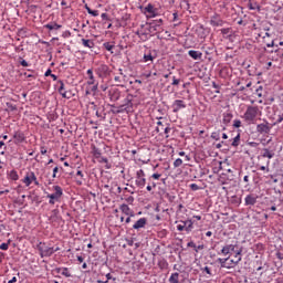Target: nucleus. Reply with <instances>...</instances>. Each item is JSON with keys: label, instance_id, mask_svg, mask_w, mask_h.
<instances>
[{"label": "nucleus", "instance_id": "f257e3e1", "mask_svg": "<svg viewBox=\"0 0 283 283\" xmlns=\"http://www.w3.org/2000/svg\"><path fill=\"white\" fill-rule=\"evenodd\" d=\"M36 249L40 252L41 258H50L51 255H54L56 251H60V248H50L43 242H40L36 245Z\"/></svg>", "mask_w": 283, "mask_h": 283}, {"label": "nucleus", "instance_id": "f03ea898", "mask_svg": "<svg viewBox=\"0 0 283 283\" xmlns=\"http://www.w3.org/2000/svg\"><path fill=\"white\" fill-rule=\"evenodd\" d=\"M53 189L54 192L46 196V198L50 199L49 205H55L56 202H60L63 196V188H61L60 186H54Z\"/></svg>", "mask_w": 283, "mask_h": 283}, {"label": "nucleus", "instance_id": "7ed1b4c3", "mask_svg": "<svg viewBox=\"0 0 283 283\" xmlns=\"http://www.w3.org/2000/svg\"><path fill=\"white\" fill-rule=\"evenodd\" d=\"M258 114H260V108L258 106H249L244 113V119L248 123H253V120L258 118Z\"/></svg>", "mask_w": 283, "mask_h": 283}, {"label": "nucleus", "instance_id": "20e7f679", "mask_svg": "<svg viewBox=\"0 0 283 283\" xmlns=\"http://www.w3.org/2000/svg\"><path fill=\"white\" fill-rule=\"evenodd\" d=\"M135 178H136L135 180L136 187H138L139 189L145 188V185H147V179L145 178V170L144 169L137 170Z\"/></svg>", "mask_w": 283, "mask_h": 283}, {"label": "nucleus", "instance_id": "39448f33", "mask_svg": "<svg viewBox=\"0 0 283 283\" xmlns=\"http://www.w3.org/2000/svg\"><path fill=\"white\" fill-rule=\"evenodd\" d=\"M242 262V248L237 249L234 259L228 261V269H235Z\"/></svg>", "mask_w": 283, "mask_h": 283}, {"label": "nucleus", "instance_id": "423d86ee", "mask_svg": "<svg viewBox=\"0 0 283 283\" xmlns=\"http://www.w3.org/2000/svg\"><path fill=\"white\" fill-rule=\"evenodd\" d=\"M143 14L146 15L148 19H155V17H158V9L151 3H148L143 10Z\"/></svg>", "mask_w": 283, "mask_h": 283}, {"label": "nucleus", "instance_id": "0eeeda50", "mask_svg": "<svg viewBox=\"0 0 283 283\" xmlns=\"http://www.w3.org/2000/svg\"><path fill=\"white\" fill-rule=\"evenodd\" d=\"M185 107H187V103H185V101L182 99H176L174 103H172V112L175 114H178V112L180 109H185Z\"/></svg>", "mask_w": 283, "mask_h": 283}, {"label": "nucleus", "instance_id": "6e6552de", "mask_svg": "<svg viewBox=\"0 0 283 283\" xmlns=\"http://www.w3.org/2000/svg\"><path fill=\"white\" fill-rule=\"evenodd\" d=\"M256 132L259 134H269L271 132V126L269 125V122H265L263 124H259L256 126Z\"/></svg>", "mask_w": 283, "mask_h": 283}, {"label": "nucleus", "instance_id": "1a4fd4ad", "mask_svg": "<svg viewBox=\"0 0 283 283\" xmlns=\"http://www.w3.org/2000/svg\"><path fill=\"white\" fill-rule=\"evenodd\" d=\"M237 249H238L237 244H227L222 248L221 253L222 255H229V253L231 252L235 253L238 251Z\"/></svg>", "mask_w": 283, "mask_h": 283}, {"label": "nucleus", "instance_id": "9d476101", "mask_svg": "<svg viewBox=\"0 0 283 283\" xmlns=\"http://www.w3.org/2000/svg\"><path fill=\"white\" fill-rule=\"evenodd\" d=\"M34 180H36V175L34 172H28L22 182H24L25 187H30Z\"/></svg>", "mask_w": 283, "mask_h": 283}, {"label": "nucleus", "instance_id": "9b49d317", "mask_svg": "<svg viewBox=\"0 0 283 283\" xmlns=\"http://www.w3.org/2000/svg\"><path fill=\"white\" fill-rule=\"evenodd\" d=\"M57 83L60 85L59 92L61 96H63V98H70L71 94L67 91H65V84L63 83V81L60 80Z\"/></svg>", "mask_w": 283, "mask_h": 283}, {"label": "nucleus", "instance_id": "f8f14e48", "mask_svg": "<svg viewBox=\"0 0 283 283\" xmlns=\"http://www.w3.org/2000/svg\"><path fill=\"white\" fill-rule=\"evenodd\" d=\"M147 226V219L146 218H140L139 220H137L135 222V224L133 226V229H145V227Z\"/></svg>", "mask_w": 283, "mask_h": 283}, {"label": "nucleus", "instance_id": "ddd939ff", "mask_svg": "<svg viewBox=\"0 0 283 283\" xmlns=\"http://www.w3.org/2000/svg\"><path fill=\"white\" fill-rule=\"evenodd\" d=\"M13 138L15 144L23 143V140H25V134H23L21 130H18L14 133Z\"/></svg>", "mask_w": 283, "mask_h": 283}, {"label": "nucleus", "instance_id": "4468645a", "mask_svg": "<svg viewBox=\"0 0 283 283\" xmlns=\"http://www.w3.org/2000/svg\"><path fill=\"white\" fill-rule=\"evenodd\" d=\"M255 202H258V196H255V195H248L245 197V205H247V207H249V206L253 207V205H255Z\"/></svg>", "mask_w": 283, "mask_h": 283}, {"label": "nucleus", "instance_id": "2eb2a0df", "mask_svg": "<svg viewBox=\"0 0 283 283\" xmlns=\"http://www.w3.org/2000/svg\"><path fill=\"white\" fill-rule=\"evenodd\" d=\"M120 211L123 212V213H125V216H129L130 218H134V210H132L130 208H129V206H127V205H122L120 206Z\"/></svg>", "mask_w": 283, "mask_h": 283}, {"label": "nucleus", "instance_id": "dca6fc26", "mask_svg": "<svg viewBox=\"0 0 283 283\" xmlns=\"http://www.w3.org/2000/svg\"><path fill=\"white\" fill-rule=\"evenodd\" d=\"M189 56H191V59H193V61H200V59H202V52L200 51H189L188 52Z\"/></svg>", "mask_w": 283, "mask_h": 283}, {"label": "nucleus", "instance_id": "f3484780", "mask_svg": "<svg viewBox=\"0 0 283 283\" xmlns=\"http://www.w3.org/2000/svg\"><path fill=\"white\" fill-rule=\"evenodd\" d=\"M86 74L88 76L87 85H96V80L94 78V72L92 69H88Z\"/></svg>", "mask_w": 283, "mask_h": 283}, {"label": "nucleus", "instance_id": "a211bd4d", "mask_svg": "<svg viewBox=\"0 0 283 283\" xmlns=\"http://www.w3.org/2000/svg\"><path fill=\"white\" fill-rule=\"evenodd\" d=\"M166 128H167V124H166V125L163 124L161 120H158V122H157V127H156L157 134H159L160 136H163V134H164V132H165Z\"/></svg>", "mask_w": 283, "mask_h": 283}, {"label": "nucleus", "instance_id": "6ab92c4d", "mask_svg": "<svg viewBox=\"0 0 283 283\" xmlns=\"http://www.w3.org/2000/svg\"><path fill=\"white\" fill-rule=\"evenodd\" d=\"M232 118H233V114L227 112V113H223L222 122L224 125H229V123H231Z\"/></svg>", "mask_w": 283, "mask_h": 283}, {"label": "nucleus", "instance_id": "aec40b11", "mask_svg": "<svg viewBox=\"0 0 283 283\" xmlns=\"http://www.w3.org/2000/svg\"><path fill=\"white\" fill-rule=\"evenodd\" d=\"M229 259H230V256H228V258H226V259H221V258H219L218 260H217V262L221 265V269H229L228 266H229Z\"/></svg>", "mask_w": 283, "mask_h": 283}, {"label": "nucleus", "instance_id": "412c9836", "mask_svg": "<svg viewBox=\"0 0 283 283\" xmlns=\"http://www.w3.org/2000/svg\"><path fill=\"white\" fill-rule=\"evenodd\" d=\"M273 156H275V154L273 151L269 150L268 148L263 149V153H262L263 158L271 159V158H273Z\"/></svg>", "mask_w": 283, "mask_h": 283}, {"label": "nucleus", "instance_id": "4be33fe9", "mask_svg": "<svg viewBox=\"0 0 283 283\" xmlns=\"http://www.w3.org/2000/svg\"><path fill=\"white\" fill-rule=\"evenodd\" d=\"M57 273H61V275H64V277H72V274L67 268L59 269Z\"/></svg>", "mask_w": 283, "mask_h": 283}, {"label": "nucleus", "instance_id": "5701e85b", "mask_svg": "<svg viewBox=\"0 0 283 283\" xmlns=\"http://www.w3.org/2000/svg\"><path fill=\"white\" fill-rule=\"evenodd\" d=\"M210 23H211V25L220 27V25H222V20L220 18H218V17H213L210 20Z\"/></svg>", "mask_w": 283, "mask_h": 283}, {"label": "nucleus", "instance_id": "b1692460", "mask_svg": "<svg viewBox=\"0 0 283 283\" xmlns=\"http://www.w3.org/2000/svg\"><path fill=\"white\" fill-rule=\"evenodd\" d=\"M240 146V133L237 134L235 137L232 138L231 147H239Z\"/></svg>", "mask_w": 283, "mask_h": 283}, {"label": "nucleus", "instance_id": "393cba45", "mask_svg": "<svg viewBox=\"0 0 283 283\" xmlns=\"http://www.w3.org/2000/svg\"><path fill=\"white\" fill-rule=\"evenodd\" d=\"M82 45H84V48L92 49V48H94V41L82 39Z\"/></svg>", "mask_w": 283, "mask_h": 283}, {"label": "nucleus", "instance_id": "a878e982", "mask_svg": "<svg viewBox=\"0 0 283 283\" xmlns=\"http://www.w3.org/2000/svg\"><path fill=\"white\" fill-rule=\"evenodd\" d=\"M125 107H134V104L132 103V98H129V95L126 97V104L119 106V109L124 111Z\"/></svg>", "mask_w": 283, "mask_h": 283}, {"label": "nucleus", "instance_id": "bb28decb", "mask_svg": "<svg viewBox=\"0 0 283 283\" xmlns=\"http://www.w3.org/2000/svg\"><path fill=\"white\" fill-rule=\"evenodd\" d=\"M44 28H46V30H61V25L57 23L46 24Z\"/></svg>", "mask_w": 283, "mask_h": 283}, {"label": "nucleus", "instance_id": "cd10ccee", "mask_svg": "<svg viewBox=\"0 0 283 283\" xmlns=\"http://www.w3.org/2000/svg\"><path fill=\"white\" fill-rule=\"evenodd\" d=\"M185 223H186V231H187V233H189V231H192V229H193V221L186 220Z\"/></svg>", "mask_w": 283, "mask_h": 283}, {"label": "nucleus", "instance_id": "c85d7f7f", "mask_svg": "<svg viewBox=\"0 0 283 283\" xmlns=\"http://www.w3.org/2000/svg\"><path fill=\"white\" fill-rule=\"evenodd\" d=\"M109 71V67L105 64H101L99 67L97 69V72H103V74H107Z\"/></svg>", "mask_w": 283, "mask_h": 283}, {"label": "nucleus", "instance_id": "c756f323", "mask_svg": "<svg viewBox=\"0 0 283 283\" xmlns=\"http://www.w3.org/2000/svg\"><path fill=\"white\" fill-rule=\"evenodd\" d=\"M7 111L8 112H17V105L12 103H7Z\"/></svg>", "mask_w": 283, "mask_h": 283}, {"label": "nucleus", "instance_id": "7c9ffc66", "mask_svg": "<svg viewBox=\"0 0 283 283\" xmlns=\"http://www.w3.org/2000/svg\"><path fill=\"white\" fill-rule=\"evenodd\" d=\"M9 176L11 180H19V174H17V170H11Z\"/></svg>", "mask_w": 283, "mask_h": 283}, {"label": "nucleus", "instance_id": "2f4dec72", "mask_svg": "<svg viewBox=\"0 0 283 283\" xmlns=\"http://www.w3.org/2000/svg\"><path fill=\"white\" fill-rule=\"evenodd\" d=\"M93 156L94 158H98L101 156V149L96 148V146H93Z\"/></svg>", "mask_w": 283, "mask_h": 283}, {"label": "nucleus", "instance_id": "473e14b6", "mask_svg": "<svg viewBox=\"0 0 283 283\" xmlns=\"http://www.w3.org/2000/svg\"><path fill=\"white\" fill-rule=\"evenodd\" d=\"M86 10L92 17H98V10H92L90 7H86Z\"/></svg>", "mask_w": 283, "mask_h": 283}, {"label": "nucleus", "instance_id": "72a5a7b5", "mask_svg": "<svg viewBox=\"0 0 283 283\" xmlns=\"http://www.w3.org/2000/svg\"><path fill=\"white\" fill-rule=\"evenodd\" d=\"M171 132V128L169 127V124H166V128H164V133L166 138H169V133Z\"/></svg>", "mask_w": 283, "mask_h": 283}, {"label": "nucleus", "instance_id": "f704fd0d", "mask_svg": "<svg viewBox=\"0 0 283 283\" xmlns=\"http://www.w3.org/2000/svg\"><path fill=\"white\" fill-rule=\"evenodd\" d=\"M186 227H187V223H185V221H181V223H179V224L177 226V229H178L179 231H186Z\"/></svg>", "mask_w": 283, "mask_h": 283}, {"label": "nucleus", "instance_id": "c9c22d12", "mask_svg": "<svg viewBox=\"0 0 283 283\" xmlns=\"http://www.w3.org/2000/svg\"><path fill=\"white\" fill-rule=\"evenodd\" d=\"M233 127H235V129L242 127V122L240 119H234L233 120Z\"/></svg>", "mask_w": 283, "mask_h": 283}, {"label": "nucleus", "instance_id": "e433bc0d", "mask_svg": "<svg viewBox=\"0 0 283 283\" xmlns=\"http://www.w3.org/2000/svg\"><path fill=\"white\" fill-rule=\"evenodd\" d=\"M211 138H212V140H220V133H212L211 134Z\"/></svg>", "mask_w": 283, "mask_h": 283}, {"label": "nucleus", "instance_id": "4c0bfd02", "mask_svg": "<svg viewBox=\"0 0 283 283\" xmlns=\"http://www.w3.org/2000/svg\"><path fill=\"white\" fill-rule=\"evenodd\" d=\"M9 247H10V242H8V243H2V244L0 245V249H1V251H8Z\"/></svg>", "mask_w": 283, "mask_h": 283}, {"label": "nucleus", "instance_id": "58836bf2", "mask_svg": "<svg viewBox=\"0 0 283 283\" xmlns=\"http://www.w3.org/2000/svg\"><path fill=\"white\" fill-rule=\"evenodd\" d=\"M182 165V159L178 158L174 161V167H181Z\"/></svg>", "mask_w": 283, "mask_h": 283}, {"label": "nucleus", "instance_id": "ea45409f", "mask_svg": "<svg viewBox=\"0 0 283 283\" xmlns=\"http://www.w3.org/2000/svg\"><path fill=\"white\" fill-rule=\"evenodd\" d=\"M190 189H191L192 191H198V189H200V186H199L198 184H191V185H190Z\"/></svg>", "mask_w": 283, "mask_h": 283}, {"label": "nucleus", "instance_id": "a19ab883", "mask_svg": "<svg viewBox=\"0 0 283 283\" xmlns=\"http://www.w3.org/2000/svg\"><path fill=\"white\" fill-rule=\"evenodd\" d=\"M109 280H112V274L111 273L106 274V280L105 281H97V282L98 283H108Z\"/></svg>", "mask_w": 283, "mask_h": 283}, {"label": "nucleus", "instance_id": "79ce46f5", "mask_svg": "<svg viewBox=\"0 0 283 283\" xmlns=\"http://www.w3.org/2000/svg\"><path fill=\"white\" fill-rule=\"evenodd\" d=\"M154 23L156 24L157 28H160V25H163V19L154 21L151 25H154Z\"/></svg>", "mask_w": 283, "mask_h": 283}, {"label": "nucleus", "instance_id": "37998d69", "mask_svg": "<svg viewBox=\"0 0 283 283\" xmlns=\"http://www.w3.org/2000/svg\"><path fill=\"white\" fill-rule=\"evenodd\" d=\"M144 61L147 63V61H154V56L151 54L144 55Z\"/></svg>", "mask_w": 283, "mask_h": 283}, {"label": "nucleus", "instance_id": "c03bdc74", "mask_svg": "<svg viewBox=\"0 0 283 283\" xmlns=\"http://www.w3.org/2000/svg\"><path fill=\"white\" fill-rule=\"evenodd\" d=\"M105 45V48H106V50L108 51V52H112V50H114V45H112V44H109V43H106V44H104Z\"/></svg>", "mask_w": 283, "mask_h": 283}, {"label": "nucleus", "instance_id": "a18cd8bd", "mask_svg": "<svg viewBox=\"0 0 283 283\" xmlns=\"http://www.w3.org/2000/svg\"><path fill=\"white\" fill-rule=\"evenodd\" d=\"M163 175H160V174H153L151 175V178H154V180H160V177H161Z\"/></svg>", "mask_w": 283, "mask_h": 283}, {"label": "nucleus", "instance_id": "49530a36", "mask_svg": "<svg viewBox=\"0 0 283 283\" xmlns=\"http://www.w3.org/2000/svg\"><path fill=\"white\" fill-rule=\"evenodd\" d=\"M202 271H205L208 275H211V269L209 266H205Z\"/></svg>", "mask_w": 283, "mask_h": 283}, {"label": "nucleus", "instance_id": "de8ad7c7", "mask_svg": "<svg viewBox=\"0 0 283 283\" xmlns=\"http://www.w3.org/2000/svg\"><path fill=\"white\" fill-rule=\"evenodd\" d=\"M172 85H180V80L172 77Z\"/></svg>", "mask_w": 283, "mask_h": 283}, {"label": "nucleus", "instance_id": "09e8293b", "mask_svg": "<svg viewBox=\"0 0 283 283\" xmlns=\"http://www.w3.org/2000/svg\"><path fill=\"white\" fill-rule=\"evenodd\" d=\"M231 32V29L227 28V29H221V33L223 34H229Z\"/></svg>", "mask_w": 283, "mask_h": 283}, {"label": "nucleus", "instance_id": "8fccbe9b", "mask_svg": "<svg viewBox=\"0 0 283 283\" xmlns=\"http://www.w3.org/2000/svg\"><path fill=\"white\" fill-rule=\"evenodd\" d=\"M20 65H22V67H28V62L25 60L20 61Z\"/></svg>", "mask_w": 283, "mask_h": 283}, {"label": "nucleus", "instance_id": "3c124183", "mask_svg": "<svg viewBox=\"0 0 283 283\" xmlns=\"http://www.w3.org/2000/svg\"><path fill=\"white\" fill-rule=\"evenodd\" d=\"M56 174H59V167H55L53 169V178H56Z\"/></svg>", "mask_w": 283, "mask_h": 283}, {"label": "nucleus", "instance_id": "603ef678", "mask_svg": "<svg viewBox=\"0 0 283 283\" xmlns=\"http://www.w3.org/2000/svg\"><path fill=\"white\" fill-rule=\"evenodd\" d=\"M276 258L279 260H283V253L282 252H276Z\"/></svg>", "mask_w": 283, "mask_h": 283}, {"label": "nucleus", "instance_id": "864d4df0", "mask_svg": "<svg viewBox=\"0 0 283 283\" xmlns=\"http://www.w3.org/2000/svg\"><path fill=\"white\" fill-rule=\"evenodd\" d=\"M260 170H261V171H270V170H269V166H266V167H265V166H261V167H260Z\"/></svg>", "mask_w": 283, "mask_h": 283}, {"label": "nucleus", "instance_id": "5fc2aeb1", "mask_svg": "<svg viewBox=\"0 0 283 283\" xmlns=\"http://www.w3.org/2000/svg\"><path fill=\"white\" fill-rule=\"evenodd\" d=\"M98 90V84H93L92 92H96Z\"/></svg>", "mask_w": 283, "mask_h": 283}, {"label": "nucleus", "instance_id": "6e6d98bb", "mask_svg": "<svg viewBox=\"0 0 283 283\" xmlns=\"http://www.w3.org/2000/svg\"><path fill=\"white\" fill-rule=\"evenodd\" d=\"M156 24L154 23V25H150V32H156Z\"/></svg>", "mask_w": 283, "mask_h": 283}, {"label": "nucleus", "instance_id": "4d7b16f0", "mask_svg": "<svg viewBox=\"0 0 283 283\" xmlns=\"http://www.w3.org/2000/svg\"><path fill=\"white\" fill-rule=\"evenodd\" d=\"M41 154H42V156H45V154H48V149L41 148Z\"/></svg>", "mask_w": 283, "mask_h": 283}, {"label": "nucleus", "instance_id": "13d9d810", "mask_svg": "<svg viewBox=\"0 0 283 283\" xmlns=\"http://www.w3.org/2000/svg\"><path fill=\"white\" fill-rule=\"evenodd\" d=\"M17 276H13L12 280H10L8 283H17Z\"/></svg>", "mask_w": 283, "mask_h": 283}, {"label": "nucleus", "instance_id": "bf43d9fd", "mask_svg": "<svg viewBox=\"0 0 283 283\" xmlns=\"http://www.w3.org/2000/svg\"><path fill=\"white\" fill-rule=\"evenodd\" d=\"M188 247H191L192 249H196V243H193L192 241L188 243Z\"/></svg>", "mask_w": 283, "mask_h": 283}, {"label": "nucleus", "instance_id": "052dcab7", "mask_svg": "<svg viewBox=\"0 0 283 283\" xmlns=\"http://www.w3.org/2000/svg\"><path fill=\"white\" fill-rule=\"evenodd\" d=\"M45 76H52V70H48V71L45 72Z\"/></svg>", "mask_w": 283, "mask_h": 283}, {"label": "nucleus", "instance_id": "680f3d73", "mask_svg": "<svg viewBox=\"0 0 283 283\" xmlns=\"http://www.w3.org/2000/svg\"><path fill=\"white\" fill-rule=\"evenodd\" d=\"M125 222H126V224H129L132 222V217H127Z\"/></svg>", "mask_w": 283, "mask_h": 283}, {"label": "nucleus", "instance_id": "e2e57ef3", "mask_svg": "<svg viewBox=\"0 0 283 283\" xmlns=\"http://www.w3.org/2000/svg\"><path fill=\"white\" fill-rule=\"evenodd\" d=\"M76 176H80V178H83V171L78 170V171L76 172Z\"/></svg>", "mask_w": 283, "mask_h": 283}, {"label": "nucleus", "instance_id": "0e129e2a", "mask_svg": "<svg viewBox=\"0 0 283 283\" xmlns=\"http://www.w3.org/2000/svg\"><path fill=\"white\" fill-rule=\"evenodd\" d=\"M206 235H207V238H211V237L213 235V233H212L211 231H208V232L206 233Z\"/></svg>", "mask_w": 283, "mask_h": 283}, {"label": "nucleus", "instance_id": "69168bd1", "mask_svg": "<svg viewBox=\"0 0 283 283\" xmlns=\"http://www.w3.org/2000/svg\"><path fill=\"white\" fill-rule=\"evenodd\" d=\"M266 45H268V48H273L275 45V42L272 41L271 43H269Z\"/></svg>", "mask_w": 283, "mask_h": 283}, {"label": "nucleus", "instance_id": "338daca9", "mask_svg": "<svg viewBox=\"0 0 283 283\" xmlns=\"http://www.w3.org/2000/svg\"><path fill=\"white\" fill-rule=\"evenodd\" d=\"M243 180H244V182H249V176L245 175V176L243 177Z\"/></svg>", "mask_w": 283, "mask_h": 283}, {"label": "nucleus", "instance_id": "774afa93", "mask_svg": "<svg viewBox=\"0 0 283 283\" xmlns=\"http://www.w3.org/2000/svg\"><path fill=\"white\" fill-rule=\"evenodd\" d=\"M83 256H77V261L83 262Z\"/></svg>", "mask_w": 283, "mask_h": 283}]
</instances>
